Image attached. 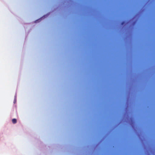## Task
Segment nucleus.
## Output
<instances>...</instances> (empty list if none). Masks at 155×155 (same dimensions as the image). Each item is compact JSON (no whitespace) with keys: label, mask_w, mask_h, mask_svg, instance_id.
<instances>
[{"label":"nucleus","mask_w":155,"mask_h":155,"mask_svg":"<svg viewBox=\"0 0 155 155\" xmlns=\"http://www.w3.org/2000/svg\"><path fill=\"white\" fill-rule=\"evenodd\" d=\"M38 21V20H36V21Z\"/></svg>","instance_id":"7ed1b4c3"},{"label":"nucleus","mask_w":155,"mask_h":155,"mask_svg":"<svg viewBox=\"0 0 155 155\" xmlns=\"http://www.w3.org/2000/svg\"><path fill=\"white\" fill-rule=\"evenodd\" d=\"M12 122L13 124H15L17 123V120L16 119H13L12 120Z\"/></svg>","instance_id":"f257e3e1"},{"label":"nucleus","mask_w":155,"mask_h":155,"mask_svg":"<svg viewBox=\"0 0 155 155\" xmlns=\"http://www.w3.org/2000/svg\"><path fill=\"white\" fill-rule=\"evenodd\" d=\"M124 23V21L122 22L121 23V25H123Z\"/></svg>","instance_id":"f03ea898"}]
</instances>
